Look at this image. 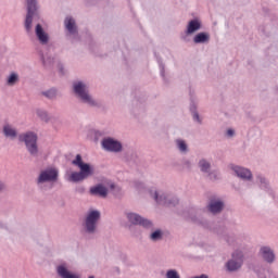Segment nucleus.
I'll use <instances>...</instances> for the list:
<instances>
[{
    "label": "nucleus",
    "instance_id": "obj_9",
    "mask_svg": "<svg viewBox=\"0 0 278 278\" xmlns=\"http://www.w3.org/2000/svg\"><path fill=\"white\" fill-rule=\"evenodd\" d=\"M154 201H156L160 205H167L168 207H175V205H179V199L177 198H168L167 195H159L157 191L153 194Z\"/></svg>",
    "mask_w": 278,
    "mask_h": 278
},
{
    "label": "nucleus",
    "instance_id": "obj_11",
    "mask_svg": "<svg viewBox=\"0 0 278 278\" xmlns=\"http://www.w3.org/2000/svg\"><path fill=\"white\" fill-rule=\"evenodd\" d=\"M232 170L235 172L237 177H239V179H242L243 181H251V179H253V173H251L249 168L235 166L232 167Z\"/></svg>",
    "mask_w": 278,
    "mask_h": 278
},
{
    "label": "nucleus",
    "instance_id": "obj_30",
    "mask_svg": "<svg viewBox=\"0 0 278 278\" xmlns=\"http://www.w3.org/2000/svg\"><path fill=\"white\" fill-rule=\"evenodd\" d=\"M258 181H261L262 186H264V188H268V182L266 181V178L262 177V176H257Z\"/></svg>",
    "mask_w": 278,
    "mask_h": 278
},
{
    "label": "nucleus",
    "instance_id": "obj_10",
    "mask_svg": "<svg viewBox=\"0 0 278 278\" xmlns=\"http://www.w3.org/2000/svg\"><path fill=\"white\" fill-rule=\"evenodd\" d=\"M47 181H58V170L55 168L46 169L40 173L38 182L45 184Z\"/></svg>",
    "mask_w": 278,
    "mask_h": 278
},
{
    "label": "nucleus",
    "instance_id": "obj_18",
    "mask_svg": "<svg viewBox=\"0 0 278 278\" xmlns=\"http://www.w3.org/2000/svg\"><path fill=\"white\" fill-rule=\"evenodd\" d=\"M193 42L194 45H203L205 42H210V33H198L194 37H193Z\"/></svg>",
    "mask_w": 278,
    "mask_h": 278
},
{
    "label": "nucleus",
    "instance_id": "obj_6",
    "mask_svg": "<svg viewBox=\"0 0 278 278\" xmlns=\"http://www.w3.org/2000/svg\"><path fill=\"white\" fill-rule=\"evenodd\" d=\"M242 264H244V254L241 251H236L232 253V258L226 263V268L229 273H236L242 268Z\"/></svg>",
    "mask_w": 278,
    "mask_h": 278
},
{
    "label": "nucleus",
    "instance_id": "obj_24",
    "mask_svg": "<svg viewBox=\"0 0 278 278\" xmlns=\"http://www.w3.org/2000/svg\"><path fill=\"white\" fill-rule=\"evenodd\" d=\"M162 238H164V232H162V230L160 229L155 230L150 235V239L152 240V242H157L162 240Z\"/></svg>",
    "mask_w": 278,
    "mask_h": 278
},
{
    "label": "nucleus",
    "instance_id": "obj_31",
    "mask_svg": "<svg viewBox=\"0 0 278 278\" xmlns=\"http://www.w3.org/2000/svg\"><path fill=\"white\" fill-rule=\"evenodd\" d=\"M190 112H191V114H194V112H198V111H197V104L191 103V105H190Z\"/></svg>",
    "mask_w": 278,
    "mask_h": 278
},
{
    "label": "nucleus",
    "instance_id": "obj_16",
    "mask_svg": "<svg viewBox=\"0 0 278 278\" xmlns=\"http://www.w3.org/2000/svg\"><path fill=\"white\" fill-rule=\"evenodd\" d=\"M199 29H201V21L194 18L189 21L186 34L190 36L191 34H194V31H199Z\"/></svg>",
    "mask_w": 278,
    "mask_h": 278
},
{
    "label": "nucleus",
    "instance_id": "obj_1",
    "mask_svg": "<svg viewBox=\"0 0 278 278\" xmlns=\"http://www.w3.org/2000/svg\"><path fill=\"white\" fill-rule=\"evenodd\" d=\"M73 166H77L79 172H74L70 176V180L74 184H79L94 175V167L90 163H85L81 154H77L75 160L72 161Z\"/></svg>",
    "mask_w": 278,
    "mask_h": 278
},
{
    "label": "nucleus",
    "instance_id": "obj_21",
    "mask_svg": "<svg viewBox=\"0 0 278 278\" xmlns=\"http://www.w3.org/2000/svg\"><path fill=\"white\" fill-rule=\"evenodd\" d=\"M198 166L201 173H210V168H212V164H210L205 159L200 160Z\"/></svg>",
    "mask_w": 278,
    "mask_h": 278
},
{
    "label": "nucleus",
    "instance_id": "obj_28",
    "mask_svg": "<svg viewBox=\"0 0 278 278\" xmlns=\"http://www.w3.org/2000/svg\"><path fill=\"white\" fill-rule=\"evenodd\" d=\"M207 175L211 181H216V179H218V175L216 174V172H207Z\"/></svg>",
    "mask_w": 278,
    "mask_h": 278
},
{
    "label": "nucleus",
    "instance_id": "obj_13",
    "mask_svg": "<svg viewBox=\"0 0 278 278\" xmlns=\"http://www.w3.org/2000/svg\"><path fill=\"white\" fill-rule=\"evenodd\" d=\"M207 210L208 212H211V214H220V212L225 210V202L220 200L211 199L207 205Z\"/></svg>",
    "mask_w": 278,
    "mask_h": 278
},
{
    "label": "nucleus",
    "instance_id": "obj_2",
    "mask_svg": "<svg viewBox=\"0 0 278 278\" xmlns=\"http://www.w3.org/2000/svg\"><path fill=\"white\" fill-rule=\"evenodd\" d=\"M73 88L74 93L79 99V101H81V103H86L87 105H90V108H99V102L92 99V96H90L86 84L81 81H76L73 84Z\"/></svg>",
    "mask_w": 278,
    "mask_h": 278
},
{
    "label": "nucleus",
    "instance_id": "obj_29",
    "mask_svg": "<svg viewBox=\"0 0 278 278\" xmlns=\"http://www.w3.org/2000/svg\"><path fill=\"white\" fill-rule=\"evenodd\" d=\"M193 116V121H195L197 123H199L201 125V123H203V121L201 119V116L199 115V111L192 113Z\"/></svg>",
    "mask_w": 278,
    "mask_h": 278
},
{
    "label": "nucleus",
    "instance_id": "obj_15",
    "mask_svg": "<svg viewBox=\"0 0 278 278\" xmlns=\"http://www.w3.org/2000/svg\"><path fill=\"white\" fill-rule=\"evenodd\" d=\"M35 34L41 45H49V34L45 31L42 25L37 24L35 28Z\"/></svg>",
    "mask_w": 278,
    "mask_h": 278
},
{
    "label": "nucleus",
    "instance_id": "obj_12",
    "mask_svg": "<svg viewBox=\"0 0 278 278\" xmlns=\"http://www.w3.org/2000/svg\"><path fill=\"white\" fill-rule=\"evenodd\" d=\"M258 255L266 262L267 264H273L275 262V252L270 247H262L260 249Z\"/></svg>",
    "mask_w": 278,
    "mask_h": 278
},
{
    "label": "nucleus",
    "instance_id": "obj_7",
    "mask_svg": "<svg viewBox=\"0 0 278 278\" xmlns=\"http://www.w3.org/2000/svg\"><path fill=\"white\" fill-rule=\"evenodd\" d=\"M101 144L104 151H109L110 153H121V151H123V143L118 140H114L112 137L102 139Z\"/></svg>",
    "mask_w": 278,
    "mask_h": 278
},
{
    "label": "nucleus",
    "instance_id": "obj_34",
    "mask_svg": "<svg viewBox=\"0 0 278 278\" xmlns=\"http://www.w3.org/2000/svg\"><path fill=\"white\" fill-rule=\"evenodd\" d=\"M5 190V184H3V181L0 180V192Z\"/></svg>",
    "mask_w": 278,
    "mask_h": 278
},
{
    "label": "nucleus",
    "instance_id": "obj_20",
    "mask_svg": "<svg viewBox=\"0 0 278 278\" xmlns=\"http://www.w3.org/2000/svg\"><path fill=\"white\" fill-rule=\"evenodd\" d=\"M2 131L5 138H11V140H14V138L18 136V132L16 131V129L12 128L10 124L4 125Z\"/></svg>",
    "mask_w": 278,
    "mask_h": 278
},
{
    "label": "nucleus",
    "instance_id": "obj_25",
    "mask_svg": "<svg viewBox=\"0 0 278 278\" xmlns=\"http://www.w3.org/2000/svg\"><path fill=\"white\" fill-rule=\"evenodd\" d=\"M176 142L179 151H181L182 153H186V151H188V144L186 143V141L178 139Z\"/></svg>",
    "mask_w": 278,
    "mask_h": 278
},
{
    "label": "nucleus",
    "instance_id": "obj_23",
    "mask_svg": "<svg viewBox=\"0 0 278 278\" xmlns=\"http://www.w3.org/2000/svg\"><path fill=\"white\" fill-rule=\"evenodd\" d=\"M18 84V74L11 73L7 79V86H16Z\"/></svg>",
    "mask_w": 278,
    "mask_h": 278
},
{
    "label": "nucleus",
    "instance_id": "obj_17",
    "mask_svg": "<svg viewBox=\"0 0 278 278\" xmlns=\"http://www.w3.org/2000/svg\"><path fill=\"white\" fill-rule=\"evenodd\" d=\"M56 273H58L59 277H61V278H79V276L68 271V268H66V266H64V265H59L56 267Z\"/></svg>",
    "mask_w": 278,
    "mask_h": 278
},
{
    "label": "nucleus",
    "instance_id": "obj_14",
    "mask_svg": "<svg viewBox=\"0 0 278 278\" xmlns=\"http://www.w3.org/2000/svg\"><path fill=\"white\" fill-rule=\"evenodd\" d=\"M89 194H91V197H101L102 199H105L108 197V187L101 184L93 186L90 188Z\"/></svg>",
    "mask_w": 278,
    "mask_h": 278
},
{
    "label": "nucleus",
    "instance_id": "obj_19",
    "mask_svg": "<svg viewBox=\"0 0 278 278\" xmlns=\"http://www.w3.org/2000/svg\"><path fill=\"white\" fill-rule=\"evenodd\" d=\"M65 27L72 36L77 34V25L75 24V20L73 17H66L64 21Z\"/></svg>",
    "mask_w": 278,
    "mask_h": 278
},
{
    "label": "nucleus",
    "instance_id": "obj_33",
    "mask_svg": "<svg viewBox=\"0 0 278 278\" xmlns=\"http://www.w3.org/2000/svg\"><path fill=\"white\" fill-rule=\"evenodd\" d=\"M236 131L233 129H228L227 130V136H233Z\"/></svg>",
    "mask_w": 278,
    "mask_h": 278
},
{
    "label": "nucleus",
    "instance_id": "obj_26",
    "mask_svg": "<svg viewBox=\"0 0 278 278\" xmlns=\"http://www.w3.org/2000/svg\"><path fill=\"white\" fill-rule=\"evenodd\" d=\"M37 115L39 116V118H41V121H45V123H49V115L46 111L37 110Z\"/></svg>",
    "mask_w": 278,
    "mask_h": 278
},
{
    "label": "nucleus",
    "instance_id": "obj_3",
    "mask_svg": "<svg viewBox=\"0 0 278 278\" xmlns=\"http://www.w3.org/2000/svg\"><path fill=\"white\" fill-rule=\"evenodd\" d=\"M18 141L24 142L25 147L33 157H38V135L34 131H27L18 135Z\"/></svg>",
    "mask_w": 278,
    "mask_h": 278
},
{
    "label": "nucleus",
    "instance_id": "obj_4",
    "mask_svg": "<svg viewBox=\"0 0 278 278\" xmlns=\"http://www.w3.org/2000/svg\"><path fill=\"white\" fill-rule=\"evenodd\" d=\"M99 220H101V212L96 210L89 211L85 218L86 233H97Z\"/></svg>",
    "mask_w": 278,
    "mask_h": 278
},
{
    "label": "nucleus",
    "instance_id": "obj_37",
    "mask_svg": "<svg viewBox=\"0 0 278 278\" xmlns=\"http://www.w3.org/2000/svg\"><path fill=\"white\" fill-rule=\"evenodd\" d=\"M89 278H94V276H89Z\"/></svg>",
    "mask_w": 278,
    "mask_h": 278
},
{
    "label": "nucleus",
    "instance_id": "obj_22",
    "mask_svg": "<svg viewBox=\"0 0 278 278\" xmlns=\"http://www.w3.org/2000/svg\"><path fill=\"white\" fill-rule=\"evenodd\" d=\"M41 94H42V97H46V99L53 100V99H55V97H58V89L51 88L47 91H42Z\"/></svg>",
    "mask_w": 278,
    "mask_h": 278
},
{
    "label": "nucleus",
    "instance_id": "obj_32",
    "mask_svg": "<svg viewBox=\"0 0 278 278\" xmlns=\"http://www.w3.org/2000/svg\"><path fill=\"white\" fill-rule=\"evenodd\" d=\"M59 71L61 75H64V65L62 63L59 64Z\"/></svg>",
    "mask_w": 278,
    "mask_h": 278
},
{
    "label": "nucleus",
    "instance_id": "obj_8",
    "mask_svg": "<svg viewBox=\"0 0 278 278\" xmlns=\"http://www.w3.org/2000/svg\"><path fill=\"white\" fill-rule=\"evenodd\" d=\"M127 218L131 225H140V227H144V229H151L153 227V223L136 213H129Z\"/></svg>",
    "mask_w": 278,
    "mask_h": 278
},
{
    "label": "nucleus",
    "instance_id": "obj_35",
    "mask_svg": "<svg viewBox=\"0 0 278 278\" xmlns=\"http://www.w3.org/2000/svg\"><path fill=\"white\" fill-rule=\"evenodd\" d=\"M42 64L43 66H47V61H45V56H42Z\"/></svg>",
    "mask_w": 278,
    "mask_h": 278
},
{
    "label": "nucleus",
    "instance_id": "obj_27",
    "mask_svg": "<svg viewBox=\"0 0 278 278\" xmlns=\"http://www.w3.org/2000/svg\"><path fill=\"white\" fill-rule=\"evenodd\" d=\"M166 277H167V278H181V277L179 276V273H177V270H175V269H169V270H167Z\"/></svg>",
    "mask_w": 278,
    "mask_h": 278
},
{
    "label": "nucleus",
    "instance_id": "obj_36",
    "mask_svg": "<svg viewBox=\"0 0 278 278\" xmlns=\"http://www.w3.org/2000/svg\"><path fill=\"white\" fill-rule=\"evenodd\" d=\"M191 220H197V218H191Z\"/></svg>",
    "mask_w": 278,
    "mask_h": 278
},
{
    "label": "nucleus",
    "instance_id": "obj_5",
    "mask_svg": "<svg viewBox=\"0 0 278 278\" xmlns=\"http://www.w3.org/2000/svg\"><path fill=\"white\" fill-rule=\"evenodd\" d=\"M27 14L24 23L26 31H31V24L34 23V16H38V1L27 0Z\"/></svg>",
    "mask_w": 278,
    "mask_h": 278
}]
</instances>
